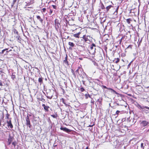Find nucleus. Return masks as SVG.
<instances>
[{
	"mask_svg": "<svg viewBox=\"0 0 149 149\" xmlns=\"http://www.w3.org/2000/svg\"><path fill=\"white\" fill-rule=\"evenodd\" d=\"M3 86V85L1 81H0V86Z\"/></svg>",
	"mask_w": 149,
	"mask_h": 149,
	"instance_id": "43",
	"label": "nucleus"
},
{
	"mask_svg": "<svg viewBox=\"0 0 149 149\" xmlns=\"http://www.w3.org/2000/svg\"><path fill=\"white\" fill-rule=\"evenodd\" d=\"M101 9H104L105 8L104 6L102 3H101Z\"/></svg>",
	"mask_w": 149,
	"mask_h": 149,
	"instance_id": "34",
	"label": "nucleus"
},
{
	"mask_svg": "<svg viewBox=\"0 0 149 149\" xmlns=\"http://www.w3.org/2000/svg\"><path fill=\"white\" fill-rule=\"evenodd\" d=\"M11 78L13 79L14 80L16 78V76L15 75L13 74V73H12L11 75Z\"/></svg>",
	"mask_w": 149,
	"mask_h": 149,
	"instance_id": "28",
	"label": "nucleus"
},
{
	"mask_svg": "<svg viewBox=\"0 0 149 149\" xmlns=\"http://www.w3.org/2000/svg\"><path fill=\"white\" fill-rule=\"evenodd\" d=\"M117 105H119L118 104H117Z\"/></svg>",
	"mask_w": 149,
	"mask_h": 149,
	"instance_id": "60",
	"label": "nucleus"
},
{
	"mask_svg": "<svg viewBox=\"0 0 149 149\" xmlns=\"http://www.w3.org/2000/svg\"><path fill=\"white\" fill-rule=\"evenodd\" d=\"M115 60H116L115 62V63H118L119 61H120V59L118 58H115L114 59V61Z\"/></svg>",
	"mask_w": 149,
	"mask_h": 149,
	"instance_id": "25",
	"label": "nucleus"
},
{
	"mask_svg": "<svg viewBox=\"0 0 149 149\" xmlns=\"http://www.w3.org/2000/svg\"><path fill=\"white\" fill-rule=\"evenodd\" d=\"M133 45H129L125 49V52H126L127 51L126 50H127L129 48H130V50H132V47Z\"/></svg>",
	"mask_w": 149,
	"mask_h": 149,
	"instance_id": "21",
	"label": "nucleus"
},
{
	"mask_svg": "<svg viewBox=\"0 0 149 149\" xmlns=\"http://www.w3.org/2000/svg\"><path fill=\"white\" fill-rule=\"evenodd\" d=\"M17 142L16 141H13L12 143V144L13 145V146L15 147L17 144Z\"/></svg>",
	"mask_w": 149,
	"mask_h": 149,
	"instance_id": "33",
	"label": "nucleus"
},
{
	"mask_svg": "<svg viewBox=\"0 0 149 149\" xmlns=\"http://www.w3.org/2000/svg\"><path fill=\"white\" fill-rule=\"evenodd\" d=\"M79 59L80 60H82V58H79Z\"/></svg>",
	"mask_w": 149,
	"mask_h": 149,
	"instance_id": "58",
	"label": "nucleus"
},
{
	"mask_svg": "<svg viewBox=\"0 0 149 149\" xmlns=\"http://www.w3.org/2000/svg\"><path fill=\"white\" fill-rule=\"evenodd\" d=\"M102 87L104 88L107 89H108L109 90H111V91H113V93H115L116 94H118L117 92H116L115 90H113V89H112L111 88H107L106 86H104V85H102Z\"/></svg>",
	"mask_w": 149,
	"mask_h": 149,
	"instance_id": "15",
	"label": "nucleus"
},
{
	"mask_svg": "<svg viewBox=\"0 0 149 149\" xmlns=\"http://www.w3.org/2000/svg\"><path fill=\"white\" fill-rule=\"evenodd\" d=\"M3 126H5L4 124H3Z\"/></svg>",
	"mask_w": 149,
	"mask_h": 149,
	"instance_id": "57",
	"label": "nucleus"
},
{
	"mask_svg": "<svg viewBox=\"0 0 149 149\" xmlns=\"http://www.w3.org/2000/svg\"><path fill=\"white\" fill-rule=\"evenodd\" d=\"M96 47V45L94 43H93L92 45H90V50L92 51H91V53L92 54H93V53H94L95 52V48H94V47Z\"/></svg>",
	"mask_w": 149,
	"mask_h": 149,
	"instance_id": "6",
	"label": "nucleus"
},
{
	"mask_svg": "<svg viewBox=\"0 0 149 149\" xmlns=\"http://www.w3.org/2000/svg\"><path fill=\"white\" fill-rule=\"evenodd\" d=\"M124 120L125 121V119H123H123H122V120Z\"/></svg>",
	"mask_w": 149,
	"mask_h": 149,
	"instance_id": "53",
	"label": "nucleus"
},
{
	"mask_svg": "<svg viewBox=\"0 0 149 149\" xmlns=\"http://www.w3.org/2000/svg\"><path fill=\"white\" fill-rule=\"evenodd\" d=\"M111 107H112L113 109H115L116 108V106H113Z\"/></svg>",
	"mask_w": 149,
	"mask_h": 149,
	"instance_id": "42",
	"label": "nucleus"
},
{
	"mask_svg": "<svg viewBox=\"0 0 149 149\" xmlns=\"http://www.w3.org/2000/svg\"><path fill=\"white\" fill-rule=\"evenodd\" d=\"M51 116L54 118H56L58 116V115L57 114L56 115H52Z\"/></svg>",
	"mask_w": 149,
	"mask_h": 149,
	"instance_id": "31",
	"label": "nucleus"
},
{
	"mask_svg": "<svg viewBox=\"0 0 149 149\" xmlns=\"http://www.w3.org/2000/svg\"><path fill=\"white\" fill-rule=\"evenodd\" d=\"M3 70H1L0 72H1V73H4V72H3Z\"/></svg>",
	"mask_w": 149,
	"mask_h": 149,
	"instance_id": "45",
	"label": "nucleus"
},
{
	"mask_svg": "<svg viewBox=\"0 0 149 149\" xmlns=\"http://www.w3.org/2000/svg\"><path fill=\"white\" fill-rule=\"evenodd\" d=\"M141 148H144L143 143H141Z\"/></svg>",
	"mask_w": 149,
	"mask_h": 149,
	"instance_id": "40",
	"label": "nucleus"
},
{
	"mask_svg": "<svg viewBox=\"0 0 149 149\" xmlns=\"http://www.w3.org/2000/svg\"><path fill=\"white\" fill-rule=\"evenodd\" d=\"M85 97H86V99H87L88 97L91 98V96H90V95L88 94H85Z\"/></svg>",
	"mask_w": 149,
	"mask_h": 149,
	"instance_id": "29",
	"label": "nucleus"
},
{
	"mask_svg": "<svg viewBox=\"0 0 149 149\" xmlns=\"http://www.w3.org/2000/svg\"><path fill=\"white\" fill-rule=\"evenodd\" d=\"M16 38H17V40H18L19 42H20V41H21V38L20 36H17Z\"/></svg>",
	"mask_w": 149,
	"mask_h": 149,
	"instance_id": "30",
	"label": "nucleus"
},
{
	"mask_svg": "<svg viewBox=\"0 0 149 149\" xmlns=\"http://www.w3.org/2000/svg\"><path fill=\"white\" fill-rule=\"evenodd\" d=\"M80 90L81 92H83L85 91L84 89L82 87L80 88Z\"/></svg>",
	"mask_w": 149,
	"mask_h": 149,
	"instance_id": "35",
	"label": "nucleus"
},
{
	"mask_svg": "<svg viewBox=\"0 0 149 149\" xmlns=\"http://www.w3.org/2000/svg\"><path fill=\"white\" fill-rule=\"evenodd\" d=\"M6 123L7 124V126L9 127L11 129H12L13 127V126L12 125L11 122V121L10 119L9 120H7Z\"/></svg>",
	"mask_w": 149,
	"mask_h": 149,
	"instance_id": "11",
	"label": "nucleus"
},
{
	"mask_svg": "<svg viewBox=\"0 0 149 149\" xmlns=\"http://www.w3.org/2000/svg\"><path fill=\"white\" fill-rule=\"evenodd\" d=\"M12 51V50L11 49H10V50H9L8 51H7V52H10V51Z\"/></svg>",
	"mask_w": 149,
	"mask_h": 149,
	"instance_id": "49",
	"label": "nucleus"
},
{
	"mask_svg": "<svg viewBox=\"0 0 149 149\" xmlns=\"http://www.w3.org/2000/svg\"><path fill=\"white\" fill-rule=\"evenodd\" d=\"M71 72L74 76L75 77L76 75L74 71V70L73 69H71Z\"/></svg>",
	"mask_w": 149,
	"mask_h": 149,
	"instance_id": "36",
	"label": "nucleus"
},
{
	"mask_svg": "<svg viewBox=\"0 0 149 149\" xmlns=\"http://www.w3.org/2000/svg\"><path fill=\"white\" fill-rule=\"evenodd\" d=\"M10 114L8 113H7V114L6 115V117L7 119H8L9 118V117L10 116Z\"/></svg>",
	"mask_w": 149,
	"mask_h": 149,
	"instance_id": "37",
	"label": "nucleus"
},
{
	"mask_svg": "<svg viewBox=\"0 0 149 149\" xmlns=\"http://www.w3.org/2000/svg\"><path fill=\"white\" fill-rule=\"evenodd\" d=\"M39 100L40 101H42V102H45V99L41 97V98H39Z\"/></svg>",
	"mask_w": 149,
	"mask_h": 149,
	"instance_id": "26",
	"label": "nucleus"
},
{
	"mask_svg": "<svg viewBox=\"0 0 149 149\" xmlns=\"http://www.w3.org/2000/svg\"><path fill=\"white\" fill-rule=\"evenodd\" d=\"M68 22V20L67 19L65 20V21L64 20L63 21V27L64 26L65 27V28L67 26V22Z\"/></svg>",
	"mask_w": 149,
	"mask_h": 149,
	"instance_id": "19",
	"label": "nucleus"
},
{
	"mask_svg": "<svg viewBox=\"0 0 149 149\" xmlns=\"http://www.w3.org/2000/svg\"><path fill=\"white\" fill-rule=\"evenodd\" d=\"M1 120H0V126H1Z\"/></svg>",
	"mask_w": 149,
	"mask_h": 149,
	"instance_id": "47",
	"label": "nucleus"
},
{
	"mask_svg": "<svg viewBox=\"0 0 149 149\" xmlns=\"http://www.w3.org/2000/svg\"><path fill=\"white\" fill-rule=\"evenodd\" d=\"M5 51H4V50L3 49V50L2 51H1V53L2 54H3L4 53V52Z\"/></svg>",
	"mask_w": 149,
	"mask_h": 149,
	"instance_id": "44",
	"label": "nucleus"
},
{
	"mask_svg": "<svg viewBox=\"0 0 149 149\" xmlns=\"http://www.w3.org/2000/svg\"><path fill=\"white\" fill-rule=\"evenodd\" d=\"M68 45L70 46L69 47V49H72V48L74 46V44L73 43L71 42H68Z\"/></svg>",
	"mask_w": 149,
	"mask_h": 149,
	"instance_id": "18",
	"label": "nucleus"
},
{
	"mask_svg": "<svg viewBox=\"0 0 149 149\" xmlns=\"http://www.w3.org/2000/svg\"><path fill=\"white\" fill-rule=\"evenodd\" d=\"M68 56L67 54L66 55V56L65 58V60H63V62L67 66L69 65L68 62Z\"/></svg>",
	"mask_w": 149,
	"mask_h": 149,
	"instance_id": "13",
	"label": "nucleus"
},
{
	"mask_svg": "<svg viewBox=\"0 0 149 149\" xmlns=\"http://www.w3.org/2000/svg\"><path fill=\"white\" fill-rule=\"evenodd\" d=\"M124 120L125 121V119H123H123H122V120Z\"/></svg>",
	"mask_w": 149,
	"mask_h": 149,
	"instance_id": "54",
	"label": "nucleus"
},
{
	"mask_svg": "<svg viewBox=\"0 0 149 149\" xmlns=\"http://www.w3.org/2000/svg\"><path fill=\"white\" fill-rule=\"evenodd\" d=\"M8 48H6V49H4V51H5L6 50H8Z\"/></svg>",
	"mask_w": 149,
	"mask_h": 149,
	"instance_id": "48",
	"label": "nucleus"
},
{
	"mask_svg": "<svg viewBox=\"0 0 149 149\" xmlns=\"http://www.w3.org/2000/svg\"><path fill=\"white\" fill-rule=\"evenodd\" d=\"M131 35L130 34V32L128 31L127 33L125 35L123 36L121 38V40H124L125 41L131 39Z\"/></svg>",
	"mask_w": 149,
	"mask_h": 149,
	"instance_id": "3",
	"label": "nucleus"
},
{
	"mask_svg": "<svg viewBox=\"0 0 149 149\" xmlns=\"http://www.w3.org/2000/svg\"><path fill=\"white\" fill-rule=\"evenodd\" d=\"M57 146V145H54V146L55 147H56V146Z\"/></svg>",
	"mask_w": 149,
	"mask_h": 149,
	"instance_id": "51",
	"label": "nucleus"
},
{
	"mask_svg": "<svg viewBox=\"0 0 149 149\" xmlns=\"http://www.w3.org/2000/svg\"><path fill=\"white\" fill-rule=\"evenodd\" d=\"M29 116H31V115H29Z\"/></svg>",
	"mask_w": 149,
	"mask_h": 149,
	"instance_id": "61",
	"label": "nucleus"
},
{
	"mask_svg": "<svg viewBox=\"0 0 149 149\" xmlns=\"http://www.w3.org/2000/svg\"><path fill=\"white\" fill-rule=\"evenodd\" d=\"M82 38L84 41L86 43H90L91 41L92 37L90 36L84 35L83 36Z\"/></svg>",
	"mask_w": 149,
	"mask_h": 149,
	"instance_id": "2",
	"label": "nucleus"
},
{
	"mask_svg": "<svg viewBox=\"0 0 149 149\" xmlns=\"http://www.w3.org/2000/svg\"><path fill=\"white\" fill-rule=\"evenodd\" d=\"M46 97L47 98L51 99L53 97V93L52 92L49 91L47 93Z\"/></svg>",
	"mask_w": 149,
	"mask_h": 149,
	"instance_id": "5",
	"label": "nucleus"
},
{
	"mask_svg": "<svg viewBox=\"0 0 149 149\" xmlns=\"http://www.w3.org/2000/svg\"><path fill=\"white\" fill-rule=\"evenodd\" d=\"M86 149H89L88 147L87 146Z\"/></svg>",
	"mask_w": 149,
	"mask_h": 149,
	"instance_id": "50",
	"label": "nucleus"
},
{
	"mask_svg": "<svg viewBox=\"0 0 149 149\" xmlns=\"http://www.w3.org/2000/svg\"><path fill=\"white\" fill-rule=\"evenodd\" d=\"M75 72L76 74L81 77L85 73L81 65L78 67L77 69L75 71Z\"/></svg>",
	"mask_w": 149,
	"mask_h": 149,
	"instance_id": "1",
	"label": "nucleus"
},
{
	"mask_svg": "<svg viewBox=\"0 0 149 149\" xmlns=\"http://www.w3.org/2000/svg\"><path fill=\"white\" fill-rule=\"evenodd\" d=\"M81 33V32H79L77 33L73 34V36L75 38H79V35Z\"/></svg>",
	"mask_w": 149,
	"mask_h": 149,
	"instance_id": "17",
	"label": "nucleus"
},
{
	"mask_svg": "<svg viewBox=\"0 0 149 149\" xmlns=\"http://www.w3.org/2000/svg\"><path fill=\"white\" fill-rule=\"evenodd\" d=\"M42 106L45 112H48L49 111V109L50 107L49 106H46L44 104H43Z\"/></svg>",
	"mask_w": 149,
	"mask_h": 149,
	"instance_id": "14",
	"label": "nucleus"
},
{
	"mask_svg": "<svg viewBox=\"0 0 149 149\" xmlns=\"http://www.w3.org/2000/svg\"><path fill=\"white\" fill-rule=\"evenodd\" d=\"M132 20L131 18H128L126 19V22L128 24H130V22L132 21Z\"/></svg>",
	"mask_w": 149,
	"mask_h": 149,
	"instance_id": "24",
	"label": "nucleus"
},
{
	"mask_svg": "<svg viewBox=\"0 0 149 149\" xmlns=\"http://www.w3.org/2000/svg\"><path fill=\"white\" fill-rule=\"evenodd\" d=\"M121 111H120L119 110H117L116 111L115 114L114 115H119V113H121Z\"/></svg>",
	"mask_w": 149,
	"mask_h": 149,
	"instance_id": "27",
	"label": "nucleus"
},
{
	"mask_svg": "<svg viewBox=\"0 0 149 149\" xmlns=\"http://www.w3.org/2000/svg\"><path fill=\"white\" fill-rule=\"evenodd\" d=\"M118 8H117V9L116 10V12L117 13L118 12Z\"/></svg>",
	"mask_w": 149,
	"mask_h": 149,
	"instance_id": "46",
	"label": "nucleus"
},
{
	"mask_svg": "<svg viewBox=\"0 0 149 149\" xmlns=\"http://www.w3.org/2000/svg\"><path fill=\"white\" fill-rule=\"evenodd\" d=\"M60 25V23L59 22V20L57 19H56L55 21V27L56 29H58L59 28V26Z\"/></svg>",
	"mask_w": 149,
	"mask_h": 149,
	"instance_id": "8",
	"label": "nucleus"
},
{
	"mask_svg": "<svg viewBox=\"0 0 149 149\" xmlns=\"http://www.w3.org/2000/svg\"><path fill=\"white\" fill-rule=\"evenodd\" d=\"M122 61H123V62H124V60H123V59H122Z\"/></svg>",
	"mask_w": 149,
	"mask_h": 149,
	"instance_id": "55",
	"label": "nucleus"
},
{
	"mask_svg": "<svg viewBox=\"0 0 149 149\" xmlns=\"http://www.w3.org/2000/svg\"><path fill=\"white\" fill-rule=\"evenodd\" d=\"M84 81H83V84H84Z\"/></svg>",
	"mask_w": 149,
	"mask_h": 149,
	"instance_id": "59",
	"label": "nucleus"
},
{
	"mask_svg": "<svg viewBox=\"0 0 149 149\" xmlns=\"http://www.w3.org/2000/svg\"><path fill=\"white\" fill-rule=\"evenodd\" d=\"M60 129L61 130H63L65 132H66L67 133H69L71 131V130L67 128L66 127H61L60 128Z\"/></svg>",
	"mask_w": 149,
	"mask_h": 149,
	"instance_id": "10",
	"label": "nucleus"
},
{
	"mask_svg": "<svg viewBox=\"0 0 149 149\" xmlns=\"http://www.w3.org/2000/svg\"><path fill=\"white\" fill-rule=\"evenodd\" d=\"M141 126L143 127H145L149 124V122L146 120H143L140 123Z\"/></svg>",
	"mask_w": 149,
	"mask_h": 149,
	"instance_id": "7",
	"label": "nucleus"
},
{
	"mask_svg": "<svg viewBox=\"0 0 149 149\" xmlns=\"http://www.w3.org/2000/svg\"><path fill=\"white\" fill-rule=\"evenodd\" d=\"M26 125L29 127V128H31V125L29 119V117L28 116H26Z\"/></svg>",
	"mask_w": 149,
	"mask_h": 149,
	"instance_id": "4",
	"label": "nucleus"
},
{
	"mask_svg": "<svg viewBox=\"0 0 149 149\" xmlns=\"http://www.w3.org/2000/svg\"><path fill=\"white\" fill-rule=\"evenodd\" d=\"M38 81L40 83V84L41 85V84L42 83H43L42 78L41 77L39 78L38 79Z\"/></svg>",
	"mask_w": 149,
	"mask_h": 149,
	"instance_id": "23",
	"label": "nucleus"
},
{
	"mask_svg": "<svg viewBox=\"0 0 149 149\" xmlns=\"http://www.w3.org/2000/svg\"><path fill=\"white\" fill-rule=\"evenodd\" d=\"M52 6L54 9L56 10L57 9V6L56 5H52Z\"/></svg>",
	"mask_w": 149,
	"mask_h": 149,
	"instance_id": "38",
	"label": "nucleus"
},
{
	"mask_svg": "<svg viewBox=\"0 0 149 149\" xmlns=\"http://www.w3.org/2000/svg\"><path fill=\"white\" fill-rule=\"evenodd\" d=\"M53 12V10L51 9H50V12H49V14L50 15H51L52 13Z\"/></svg>",
	"mask_w": 149,
	"mask_h": 149,
	"instance_id": "39",
	"label": "nucleus"
},
{
	"mask_svg": "<svg viewBox=\"0 0 149 149\" xmlns=\"http://www.w3.org/2000/svg\"><path fill=\"white\" fill-rule=\"evenodd\" d=\"M61 101L63 102V103L65 105V106L67 107V106H70V105L67 104H66L64 99L63 98H61Z\"/></svg>",
	"mask_w": 149,
	"mask_h": 149,
	"instance_id": "20",
	"label": "nucleus"
},
{
	"mask_svg": "<svg viewBox=\"0 0 149 149\" xmlns=\"http://www.w3.org/2000/svg\"><path fill=\"white\" fill-rule=\"evenodd\" d=\"M95 125V124L94 123L92 125H89L88 126V127H92L93 125Z\"/></svg>",
	"mask_w": 149,
	"mask_h": 149,
	"instance_id": "41",
	"label": "nucleus"
},
{
	"mask_svg": "<svg viewBox=\"0 0 149 149\" xmlns=\"http://www.w3.org/2000/svg\"><path fill=\"white\" fill-rule=\"evenodd\" d=\"M68 23L69 25H74V19H69Z\"/></svg>",
	"mask_w": 149,
	"mask_h": 149,
	"instance_id": "12",
	"label": "nucleus"
},
{
	"mask_svg": "<svg viewBox=\"0 0 149 149\" xmlns=\"http://www.w3.org/2000/svg\"><path fill=\"white\" fill-rule=\"evenodd\" d=\"M14 139V138L13 136H11L10 135L9 136V138L8 139V145H10L11 142L13 141V139Z\"/></svg>",
	"mask_w": 149,
	"mask_h": 149,
	"instance_id": "9",
	"label": "nucleus"
},
{
	"mask_svg": "<svg viewBox=\"0 0 149 149\" xmlns=\"http://www.w3.org/2000/svg\"><path fill=\"white\" fill-rule=\"evenodd\" d=\"M36 17L37 19L41 24H43V19L39 15H37Z\"/></svg>",
	"mask_w": 149,
	"mask_h": 149,
	"instance_id": "16",
	"label": "nucleus"
},
{
	"mask_svg": "<svg viewBox=\"0 0 149 149\" xmlns=\"http://www.w3.org/2000/svg\"><path fill=\"white\" fill-rule=\"evenodd\" d=\"M124 120L125 121V119H123H123H122V120Z\"/></svg>",
	"mask_w": 149,
	"mask_h": 149,
	"instance_id": "52",
	"label": "nucleus"
},
{
	"mask_svg": "<svg viewBox=\"0 0 149 149\" xmlns=\"http://www.w3.org/2000/svg\"><path fill=\"white\" fill-rule=\"evenodd\" d=\"M122 40H121V39H120V42H121V41H122Z\"/></svg>",
	"mask_w": 149,
	"mask_h": 149,
	"instance_id": "56",
	"label": "nucleus"
},
{
	"mask_svg": "<svg viewBox=\"0 0 149 149\" xmlns=\"http://www.w3.org/2000/svg\"><path fill=\"white\" fill-rule=\"evenodd\" d=\"M113 6L111 5H109L106 7V11L108 12L109 10L111 8L113 7Z\"/></svg>",
	"mask_w": 149,
	"mask_h": 149,
	"instance_id": "22",
	"label": "nucleus"
},
{
	"mask_svg": "<svg viewBox=\"0 0 149 149\" xmlns=\"http://www.w3.org/2000/svg\"><path fill=\"white\" fill-rule=\"evenodd\" d=\"M41 12L42 13H45L46 10V9L45 8H43L42 9Z\"/></svg>",
	"mask_w": 149,
	"mask_h": 149,
	"instance_id": "32",
	"label": "nucleus"
}]
</instances>
